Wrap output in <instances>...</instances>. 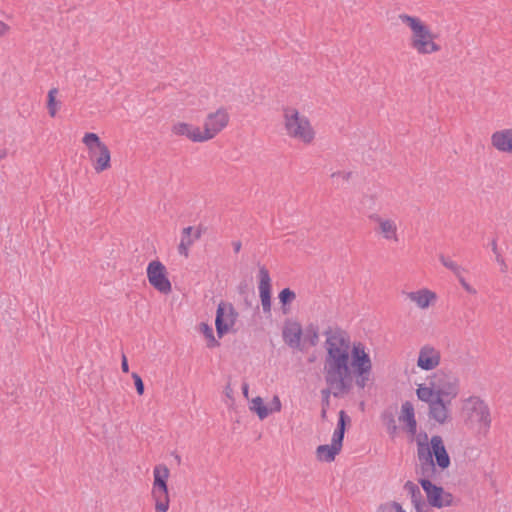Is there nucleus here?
I'll use <instances>...</instances> for the list:
<instances>
[{
  "label": "nucleus",
  "instance_id": "obj_1",
  "mask_svg": "<svg viewBox=\"0 0 512 512\" xmlns=\"http://www.w3.org/2000/svg\"><path fill=\"white\" fill-rule=\"evenodd\" d=\"M326 355L323 362L325 383L334 388L336 398L348 394L353 387V378L357 387L363 389L370 379L372 361L362 342L351 341L348 333L336 327L324 332Z\"/></svg>",
  "mask_w": 512,
  "mask_h": 512
},
{
  "label": "nucleus",
  "instance_id": "obj_2",
  "mask_svg": "<svg viewBox=\"0 0 512 512\" xmlns=\"http://www.w3.org/2000/svg\"><path fill=\"white\" fill-rule=\"evenodd\" d=\"M416 441L420 468H423L426 473L429 471L432 473L434 466H438L441 470L450 466V456L441 436L433 435L428 442L427 433L422 431L417 435Z\"/></svg>",
  "mask_w": 512,
  "mask_h": 512
},
{
  "label": "nucleus",
  "instance_id": "obj_3",
  "mask_svg": "<svg viewBox=\"0 0 512 512\" xmlns=\"http://www.w3.org/2000/svg\"><path fill=\"white\" fill-rule=\"evenodd\" d=\"M399 19L411 29L410 46L418 54L426 55L440 51V45L434 41L437 35L420 18L400 14Z\"/></svg>",
  "mask_w": 512,
  "mask_h": 512
},
{
  "label": "nucleus",
  "instance_id": "obj_4",
  "mask_svg": "<svg viewBox=\"0 0 512 512\" xmlns=\"http://www.w3.org/2000/svg\"><path fill=\"white\" fill-rule=\"evenodd\" d=\"M284 125L287 134L304 143H310L314 139L315 133L306 116L300 115L299 111L292 107L283 109Z\"/></svg>",
  "mask_w": 512,
  "mask_h": 512
},
{
  "label": "nucleus",
  "instance_id": "obj_5",
  "mask_svg": "<svg viewBox=\"0 0 512 512\" xmlns=\"http://www.w3.org/2000/svg\"><path fill=\"white\" fill-rule=\"evenodd\" d=\"M428 384L432 385L437 393L436 396L453 399L459 390L458 378L452 373L438 370L427 378Z\"/></svg>",
  "mask_w": 512,
  "mask_h": 512
},
{
  "label": "nucleus",
  "instance_id": "obj_6",
  "mask_svg": "<svg viewBox=\"0 0 512 512\" xmlns=\"http://www.w3.org/2000/svg\"><path fill=\"white\" fill-rule=\"evenodd\" d=\"M147 278L150 285L162 294H169L172 285L165 265L159 260L151 261L147 266Z\"/></svg>",
  "mask_w": 512,
  "mask_h": 512
},
{
  "label": "nucleus",
  "instance_id": "obj_7",
  "mask_svg": "<svg viewBox=\"0 0 512 512\" xmlns=\"http://www.w3.org/2000/svg\"><path fill=\"white\" fill-rule=\"evenodd\" d=\"M238 312L229 302L221 301L216 310L215 326L219 338L227 334L238 318Z\"/></svg>",
  "mask_w": 512,
  "mask_h": 512
},
{
  "label": "nucleus",
  "instance_id": "obj_8",
  "mask_svg": "<svg viewBox=\"0 0 512 512\" xmlns=\"http://www.w3.org/2000/svg\"><path fill=\"white\" fill-rule=\"evenodd\" d=\"M419 473L422 477L418 480V483L426 493L429 505L435 508H442L443 487L431 482V479L435 478L437 473L436 466H434L432 473L430 471L426 473L423 468H420Z\"/></svg>",
  "mask_w": 512,
  "mask_h": 512
},
{
  "label": "nucleus",
  "instance_id": "obj_9",
  "mask_svg": "<svg viewBox=\"0 0 512 512\" xmlns=\"http://www.w3.org/2000/svg\"><path fill=\"white\" fill-rule=\"evenodd\" d=\"M229 122V114L223 107L219 108L216 112L209 113L204 123L203 136H198L197 139L210 140L214 138L220 131H222Z\"/></svg>",
  "mask_w": 512,
  "mask_h": 512
},
{
  "label": "nucleus",
  "instance_id": "obj_10",
  "mask_svg": "<svg viewBox=\"0 0 512 512\" xmlns=\"http://www.w3.org/2000/svg\"><path fill=\"white\" fill-rule=\"evenodd\" d=\"M441 361V353L435 347L426 344L419 350L417 366L425 371L435 369Z\"/></svg>",
  "mask_w": 512,
  "mask_h": 512
},
{
  "label": "nucleus",
  "instance_id": "obj_11",
  "mask_svg": "<svg viewBox=\"0 0 512 512\" xmlns=\"http://www.w3.org/2000/svg\"><path fill=\"white\" fill-rule=\"evenodd\" d=\"M259 296L264 313L271 312V278L269 271L262 266L259 268Z\"/></svg>",
  "mask_w": 512,
  "mask_h": 512
},
{
  "label": "nucleus",
  "instance_id": "obj_12",
  "mask_svg": "<svg viewBox=\"0 0 512 512\" xmlns=\"http://www.w3.org/2000/svg\"><path fill=\"white\" fill-rule=\"evenodd\" d=\"M303 330L300 323L287 320L282 329L283 341L293 349L301 350V337Z\"/></svg>",
  "mask_w": 512,
  "mask_h": 512
},
{
  "label": "nucleus",
  "instance_id": "obj_13",
  "mask_svg": "<svg viewBox=\"0 0 512 512\" xmlns=\"http://www.w3.org/2000/svg\"><path fill=\"white\" fill-rule=\"evenodd\" d=\"M450 403V398L445 400L443 397L436 396L434 401L429 405V417L437 421L439 424H444L449 418Z\"/></svg>",
  "mask_w": 512,
  "mask_h": 512
},
{
  "label": "nucleus",
  "instance_id": "obj_14",
  "mask_svg": "<svg viewBox=\"0 0 512 512\" xmlns=\"http://www.w3.org/2000/svg\"><path fill=\"white\" fill-rule=\"evenodd\" d=\"M468 402L472 404L471 411L477 421L485 428H489L491 425L490 409L484 400L477 396H471Z\"/></svg>",
  "mask_w": 512,
  "mask_h": 512
},
{
  "label": "nucleus",
  "instance_id": "obj_15",
  "mask_svg": "<svg viewBox=\"0 0 512 512\" xmlns=\"http://www.w3.org/2000/svg\"><path fill=\"white\" fill-rule=\"evenodd\" d=\"M491 143L501 152L512 153V129L494 132L491 136Z\"/></svg>",
  "mask_w": 512,
  "mask_h": 512
},
{
  "label": "nucleus",
  "instance_id": "obj_16",
  "mask_svg": "<svg viewBox=\"0 0 512 512\" xmlns=\"http://www.w3.org/2000/svg\"><path fill=\"white\" fill-rule=\"evenodd\" d=\"M368 217L370 220L378 223V229H376V231H379L385 239L397 240V226L394 221L383 219L376 213L370 214Z\"/></svg>",
  "mask_w": 512,
  "mask_h": 512
},
{
  "label": "nucleus",
  "instance_id": "obj_17",
  "mask_svg": "<svg viewBox=\"0 0 512 512\" xmlns=\"http://www.w3.org/2000/svg\"><path fill=\"white\" fill-rule=\"evenodd\" d=\"M172 132L176 135L186 136L193 142H204L206 139H197L198 136H203V132L198 127L185 122H178L173 125Z\"/></svg>",
  "mask_w": 512,
  "mask_h": 512
},
{
  "label": "nucleus",
  "instance_id": "obj_18",
  "mask_svg": "<svg viewBox=\"0 0 512 512\" xmlns=\"http://www.w3.org/2000/svg\"><path fill=\"white\" fill-rule=\"evenodd\" d=\"M93 167L97 173L103 172L110 168L111 154L107 145L97 149V155H90Z\"/></svg>",
  "mask_w": 512,
  "mask_h": 512
},
{
  "label": "nucleus",
  "instance_id": "obj_19",
  "mask_svg": "<svg viewBox=\"0 0 512 512\" xmlns=\"http://www.w3.org/2000/svg\"><path fill=\"white\" fill-rule=\"evenodd\" d=\"M407 297L415 302L420 308L426 309L436 299V294L428 289H420L415 292H408Z\"/></svg>",
  "mask_w": 512,
  "mask_h": 512
},
{
  "label": "nucleus",
  "instance_id": "obj_20",
  "mask_svg": "<svg viewBox=\"0 0 512 512\" xmlns=\"http://www.w3.org/2000/svg\"><path fill=\"white\" fill-rule=\"evenodd\" d=\"M152 497L155 501V510L157 512H167L169 509V492L168 488L166 489H152Z\"/></svg>",
  "mask_w": 512,
  "mask_h": 512
},
{
  "label": "nucleus",
  "instance_id": "obj_21",
  "mask_svg": "<svg viewBox=\"0 0 512 512\" xmlns=\"http://www.w3.org/2000/svg\"><path fill=\"white\" fill-rule=\"evenodd\" d=\"M341 449L333 445H319L316 449V457L319 461L332 462L335 457L340 453Z\"/></svg>",
  "mask_w": 512,
  "mask_h": 512
},
{
  "label": "nucleus",
  "instance_id": "obj_22",
  "mask_svg": "<svg viewBox=\"0 0 512 512\" xmlns=\"http://www.w3.org/2000/svg\"><path fill=\"white\" fill-rule=\"evenodd\" d=\"M154 482L153 488L166 489L168 488L167 479L169 477V469L165 465H157L153 471Z\"/></svg>",
  "mask_w": 512,
  "mask_h": 512
},
{
  "label": "nucleus",
  "instance_id": "obj_23",
  "mask_svg": "<svg viewBox=\"0 0 512 512\" xmlns=\"http://www.w3.org/2000/svg\"><path fill=\"white\" fill-rule=\"evenodd\" d=\"M278 299L282 313L287 315L291 312V303L296 299V293L290 288H284L279 292Z\"/></svg>",
  "mask_w": 512,
  "mask_h": 512
},
{
  "label": "nucleus",
  "instance_id": "obj_24",
  "mask_svg": "<svg viewBox=\"0 0 512 512\" xmlns=\"http://www.w3.org/2000/svg\"><path fill=\"white\" fill-rule=\"evenodd\" d=\"M82 142L86 145L89 155H97V149L106 145L100 140V137L93 132L85 133Z\"/></svg>",
  "mask_w": 512,
  "mask_h": 512
},
{
  "label": "nucleus",
  "instance_id": "obj_25",
  "mask_svg": "<svg viewBox=\"0 0 512 512\" xmlns=\"http://www.w3.org/2000/svg\"><path fill=\"white\" fill-rule=\"evenodd\" d=\"M416 394L419 400L426 402L429 405L434 401L437 395L434 387L430 384H428V386L420 384L416 389Z\"/></svg>",
  "mask_w": 512,
  "mask_h": 512
},
{
  "label": "nucleus",
  "instance_id": "obj_26",
  "mask_svg": "<svg viewBox=\"0 0 512 512\" xmlns=\"http://www.w3.org/2000/svg\"><path fill=\"white\" fill-rule=\"evenodd\" d=\"M404 489L410 495L411 502H412L413 505H416V504L419 505V503H422V501H424V498H423V495H422V493L420 491V488L414 482L407 481L404 484Z\"/></svg>",
  "mask_w": 512,
  "mask_h": 512
},
{
  "label": "nucleus",
  "instance_id": "obj_27",
  "mask_svg": "<svg viewBox=\"0 0 512 512\" xmlns=\"http://www.w3.org/2000/svg\"><path fill=\"white\" fill-rule=\"evenodd\" d=\"M250 409L257 414L260 420L268 417L270 411L267 406L264 404L263 399L260 396L252 399Z\"/></svg>",
  "mask_w": 512,
  "mask_h": 512
},
{
  "label": "nucleus",
  "instance_id": "obj_28",
  "mask_svg": "<svg viewBox=\"0 0 512 512\" xmlns=\"http://www.w3.org/2000/svg\"><path fill=\"white\" fill-rule=\"evenodd\" d=\"M200 331L207 339V346L209 348L220 346V342L214 337L213 329L210 325L204 322L200 323Z\"/></svg>",
  "mask_w": 512,
  "mask_h": 512
},
{
  "label": "nucleus",
  "instance_id": "obj_29",
  "mask_svg": "<svg viewBox=\"0 0 512 512\" xmlns=\"http://www.w3.org/2000/svg\"><path fill=\"white\" fill-rule=\"evenodd\" d=\"M304 341L309 342L310 346H316L319 342V330L318 326L310 323L304 333Z\"/></svg>",
  "mask_w": 512,
  "mask_h": 512
},
{
  "label": "nucleus",
  "instance_id": "obj_30",
  "mask_svg": "<svg viewBox=\"0 0 512 512\" xmlns=\"http://www.w3.org/2000/svg\"><path fill=\"white\" fill-rule=\"evenodd\" d=\"M439 260L443 266L452 271L456 277H460L463 272H465V269L462 266L450 260L448 257H445L443 254L439 256Z\"/></svg>",
  "mask_w": 512,
  "mask_h": 512
},
{
  "label": "nucleus",
  "instance_id": "obj_31",
  "mask_svg": "<svg viewBox=\"0 0 512 512\" xmlns=\"http://www.w3.org/2000/svg\"><path fill=\"white\" fill-rule=\"evenodd\" d=\"M57 93H58L57 88H52L48 92L47 108H48V113L51 117H55V115L57 113V108H58V104H59V102L56 100Z\"/></svg>",
  "mask_w": 512,
  "mask_h": 512
},
{
  "label": "nucleus",
  "instance_id": "obj_32",
  "mask_svg": "<svg viewBox=\"0 0 512 512\" xmlns=\"http://www.w3.org/2000/svg\"><path fill=\"white\" fill-rule=\"evenodd\" d=\"M415 419L414 406L411 402L405 401L401 406V415L399 420L402 422Z\"/></svg>",
  "mask_w": 512,
  "mask_h": 512
},
{
  "label": "nucleus",
  "instance_id": "obj_33",
  "mask_svg": "<svg viewBox=\"0 0 512 512\" xmlns=\"http://www.w3.org/2000/svg\"><path fill=\"white\" fill-rule=\"evenodd\" d=\"M351 425V418L344 410H340L338 413L337 430L346 432L347 427Z\"/></svg>",
  "mask_w": 512,
  "mask_h": 512
},
{
  "label": "nucleus",
  "instance_id": "obj_34",
  "mask_svg": "<svg viewBox=\"0 0 512 512\" xmlns=\"http://www.w3.org/2000/svg\"><path fill=\"white\" fill-rule=\"evenodd\" d=\"M382 417L387 426V431H388L389 435L394 437L395 434L397 433L398 428H397L393 414L385 412Z\"/></svg>",
  "mask_w": 512,
  "mask_h": 512
},
{
  "label": "nucleus",
  "instance_id": "obj_35",
  "mask_svg": "<svg viewBox=\"0 0 512 512\" xmlns=\"http://www.w3.org/2000/svg\"><path fill=\"white\" fill-rule=\"evenodd\" d=\"M334 388L327 386L321 390V406L322 408L330 407V396L333 395Z\"/></svg>",
  "mask_w": 512,
  "mask_h": 512
},
{
  "label": "nucleus",
  "instance_id": "obj_36",
  "mask_svg": "<svg viewBox=\"0 0 512 512\" xmlns=\"http://www.w3.org/2000/svg\"><path fill=\"white\" fill-rule=\"evenodd\" d=\"M194 243V239H188L186 240L185 237L181 238V242L178 246V252L180 255H183L185 257L188 256V250L189 247Z\"/></svg>",
  "mask_w": 512,
  "mask_h": 512
},
{
  "label": "nucleus",
  "instance_id": "obj_37",
  "mask_svg": "<svg viewBox=\"0 0 512 512\" xmlns=\"http://www.w3.org/2000/svg\"><path fill=\"white\" fill-rule=\"evenodd\" d=\"M345 432L341 430H334V433L332 435V441L331 443L335 446H337L339 449H342L343 446V440H344Z\"/></svg>",
  "mask_w": 512,
  "mask_h": 512
},
{
  "label": "nucleus",
  "instance_id": "obj_38",
  "mask_svg": "<svg viewBox=\"0 0 512 512\" xmlns=\"http://www.w3.org/2000/svg\"><path fill=\"white\" fill-rule=\"evenodd\" d=\"M132 378L134 380V385L138 395H143L145 391V386L142 378L136 372L132 373Z\"/></svg>",
  "mask_w": 512,
  "mask_h": 512
},
{
  "label": "nucleus",
  "instance_id": "obj_39",
  "mask_svg": "<svg viewBox=\"0 0 512 512\" xmlns=\"http://www.w3.org/2000/svg\"><path fill=\"white\" fill-rule=\"evenodd\" d=\"M376 203V196L373 194H365L361 200L363 207L373 209Z\"/></svg>",
  "mask_w": 512,
  "mask_h": 512
},
{
  "label": "nucleus",
  "instance_id": "obj_40",
  "mask_svg": "<svg viewBox=\"0 0 512 512\" xmlns=\"http://www.w3.org/2000/svg\"><path fill=\"white\" fill-rule=\"evenodd\" d=\"M393 509L395 512H406L400 503L392 501L389 503L381 504L379 510Z\"/></svg>",
  "mask_w": 512,
  "mask_h": 512
},
{
  "label": "nucleus",
  "instance_id": "obj_41",
  "mask_svg": "<svg viewBox=\"0 0 512 512\" xmlns=\"http://www.w3.org/2000/svg\"><path fill=\"white\" fill-rule=\"evenodd\" d=\"M454 497L450 492H447L443 489V497L441 498L442 508L453 505Z\"/></svg>",
  "mask_w": 512,
  "mask_h": 512
},
{
  "label": "nucleus",
  "instance_id": "obj_42",
  "mask_svg": "<svg viewBox=\"0 0 512 512\" xmlns=\"http://www.w3.org/2000/svg\"><path fill=\"white\" fill-rule=\"evenodd\" d=\"M458 281L460 282L461 286L464 288V290L470 294H476V290L471 286L469 285L465 278L463 277V275H461L460 277H457Z\"/></svg>",
  "mask_w": 512,
  "mask_h": 512
},
{
  "label": "nucleus",
  "instance_id": "obj_43",
  "mask_svg": "<svg viewBox=\"0 0 512 512\" xmlns=\"http://www.w3.org/2000/svg\"><path fill=\"white\" fill-rule=\"evenodd\" d=\"M404 423L406 425L407 432L410 433L411 435H415L416 432H417V421H416V419L405 421Z\"/></svg>",
  "mask_w": 512,
  "mask_h": 512
},
{
  "label": "nucleus",
  "instance_id": "obj_44",
  "mask_svg": "<svg viewBox=\"0 0 512 512\" xmlns=\"http://www.w3.org/2000/svg\"><path fill=\"white\" fill-rule=\"evenodd\" d=\"M415 507V510L416 512H433L432 509L430 508L431 506L428 504H426L425 500L422 501V503H419L414 505Z\"/></svg>",
  "mask_w": 512,
  "mask_h": 512
},
{
  "label": "nucleus",
  "instance_id": "obj_45",
  "mask_svg": "<svg viewBox=\"0 0 512 512\" xmlns=\"http://www.w3.org/2000/svg\"><path fill=\"white\" fill-rule=\"evenodd\" d=\"M352 176V172H341V171H337V172H333L331 174V177L334 178V177H341V179L345 180V181H349L350 178Z\"/></svg>",
  "mask_w": 512,
  "mask_h": 512
},
{
  "label": "nucleus",
  "instance_id": "obj_46",
  "mask_svg": "<svg viewBox=\"0 0 512 512\" xmlns=\"http://www.w3.org/2000/svg\"><path fill=\"white\" fill-rule=\"evenodd\" d=\"M238 293L242 296L248 295V284L245 281L240 282V284L237 287Z\"/></svg>",
  "mask_w": 512,
  "mask_h": 512
},
{
  "label": "nucleus",
  "instance_id": "obj_47",
  "mask_svg": "<svg viewBox=\"0 0 512 512\" xmlns=\"http://www.w3.org/2000/svg\"><path fill=\"white\" fill-rule=\"evenodd\" d=\"M273 407L269 410L270 413L273 411H280L281 410V401L278 396H274L272 400Z\"/></svg>",
  "mask_w": 512,
  "mask_h": 512
},
{
  "label": "nucleus",
  "instance_id": "obj_48",
  "mask_svg": "<svg viewBox=\"0 0 512 512\" xmlns=\"http://www.w3.org/2000/svg\"><path fill=\"white\" fill-rule=\"evenodd\" d=\"M121 369H122V371L124 373H128L129 372L128 360H127V357L125 356V354H122Z\"/></svg>",
  "mask_w": 512,
  "mask_h": 512
},
{
  "label": "nucleus",
  "instance_id": "obj_49",
  "mask_svg": "<svg viewBox=\"0 0 512 512\" xmlns=\"http://www.w3.org/2000/svg\"><path fill=\"white\" fill-rule=\"evenodd\" d=\"M193 231V227L192 226H188V227H185L183 230H182V237H185L186 240L188 239H193L191 237V233Z\"/></svg>",
  "mask_w": 512,
  "mask_h": 512
},
{
  "label": "nucleus",
  "instance_id": "obj_50",
  "mask_svg": "<svg viewBox=\"0 0 512 512\" xmlns=\"http://www.w3.org/2000/svg\"><path fill=\"white\" fill-rule=\"evenodd\" d=\"M9 26L0 20V36H3L8 32Z\"/></svg>",
  "mask_w": 512,
  "mask_h": 512
},
{
  "label": "nucleus",
  "instance_id": "obj_51",
  "mask_svg": "<svg viewBox=\"0 0 512 512\" xmlns=\"http://www.w3.org/2000/svg\"><path fill=\"white\" fill-rule=\"evenodd\" d=\"M496 261L503 266L502 271L505 272L506 269H507V266H506V264L504 262V259L502 258V256L500 254L496 255Z\"/></svg>",
  "mask_w": 512,
  "mask_h": 512
},
{
  "label": "nucleus",
  "instance_id": "obj_52",
  "mask_svg": "<svg viewBox=\"0 0 512 512\" xmlns=\"http://www.w3.org/2000/svg\"><path fill=\"white\" fill-rule=\"evenodd\" d=\"M232 245H233L234 252L235 253H239L240 250H241V246H242L241 242L240 241H234L232 243Z\"/></svg>",
  "mask_w": 512,
  "mask_h": 512
},
{
  "label": "nucleus",
  "instance_id": "obj_53",
  "mask_svg": "<svg viewBox=\"0 0 512 512\" xmlns=\"http://www.w3.org/2000/svg\"><path fill=\"white\" fill-rule=\"evenodd\" d=\"M491 246H492V251L494 252L495 255L499 254L498 252V249H497V242H496V239H493L492 242H491Z\"/></svg>",
  "mask_w": 512,
  "mask_h": 512
},
{
  "label": "nucleus",
  "instance_id": "obj_54",
  "mask_svg": "<svg viewBox=\"0 0 512 512\" xmlns=\"http://www.w3.org/2000/svg\"><path fill=\"white\" fill-rule=\"evenodd\" d=\"M248 391H249V386L247 383H244L242 385V392H243V395L248 398Z\"/></svg>",
  "mask_w": 512,
  "mask_h": 512
},
{
  "label": "nucleus",
  "instance_id": "obj_55",
  "mask_svg": "<svg viewBox=\"0 0 512 512\" xmlns=\"http://www.w3.org/2000/svg\"><path fill=\"white\" fill-rule=\"evenodd\" d=\"M202 235L201 227L197 228V230L194 233V241L200 239Z\"/></svg>",
  "mask_w": 512,
  "mask_h": 512
},
{
  "label": "nucleus",
  "instance_id": "obj_56",
  "mask_svg": "<svg viewBox=\"0 0 512 512\" xmlns=\"http://www.w3.org/2000/svg\"><path fill=\"white\" fill-rule=\"evenodd\" d=\"M328 409H329V408H322V409H321V419H322V420H326V419H327V410H328Z\"/></svg>",
  "mask_w": 512,
  "mask_h": 512
},
{
  "label": "nucleus",
  "instance_id": "obj_57",
  "mask_svg": "<svg viewBox=\"0 0 512 512\" xmlns=\"http://www.w3.org/2000/svg\"><path fill=\"white\" fill-rule=\"evenodd\" d=\"M7 156V150L6 149H0V159H4Z\"/></svg>",
  "mask_w": 512,
  "mask_h": 512
},
{
  "label": "nucleus",
  "instance_id": "obj_58",
  "mask_svg": "<svg viewBox=\"0 0 512 512\" xmlns=\"http://www.w3.org/2000/svg\"><path fill=\"white\" fill-rule=\"evenodd\" d=\"M244 302H245L247 307H251L252 306L251 302L248 300L247 295H245V297H244Z\"/></svg>",
  "mask_w": 512,
  "mask_h": 512
}]
</instances>
